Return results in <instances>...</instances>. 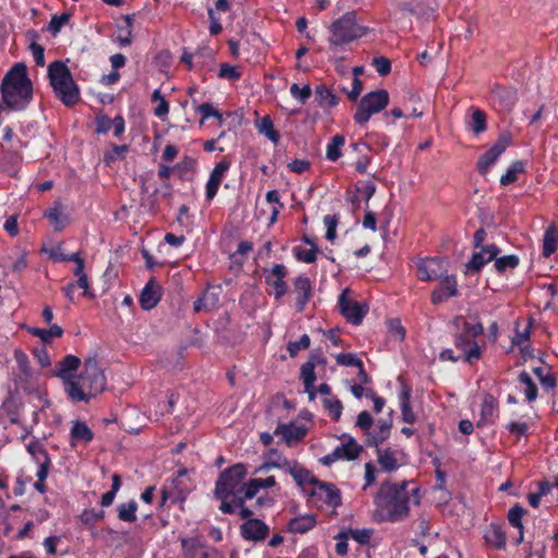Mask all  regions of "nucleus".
I'll list each match as a JSON object with an SVG mask.
<instances>
[{
    "label": "nucleus",
    "mask_w": 558,
    "mask_h": 558,
    "mask_svg": "<svg viewBox=\"0 0 558 558\" xmlns=\"http://www.w3.org/2000/svg\"><path fill=\"white\" fill-rule=\"evenodd\" d=\"M362 451L363 447L359 445L353 437L348 436L347 441L337 446L330 453L320 458V462L329 466L338 460L352 461L357 459Z\"/></svg>",
    "instance_id": "nucleus-10"
},
{
    "label": "nucleus",
    "mask_w": 558,
    "mask_h": 558,
    "mask_svg": "<svg viewBox=\"0 0 558 558\" xmlns=\"http://www.w3.org/2000/svg\"><path fill=\"white\" fill-rule=\"evenodd\" d=\"M336 362L338 365H341V366H353V367H359L363 363V361L361 359H359L353 353H339L336 356Z\"/></svg>",
    "instance_id": "nucleus-62"
},
{
    "label": "nucleus",
    "mask_w": 558,
    "mask_h": 558,
    "mask_svg": "<svg viewBox=\"0 0 558 558\" xmlns=\"http://www.w3.org/2000/svg\"><path fill=\"white\" fill-rule=\"evenodd\" d=\"M466 129L474 133L481 134L487 130V114L482 109H474L466 122Z\"/></svg>",
    "instance_id": "nucleus-38"
},
{
    "label": "nucleus",
    "mask_w": 558,
    "mask_h": 558,
    "mask_svg": "<svg viewBox=\"0 0 558 558\" xmlns=\"http://www.w3.org/2000/svg\"><path fill=\"white\" fill-rule=\"evenodd\" d=\"M349 533L345 532V531H340L336 536H335V539H337V544H336V547H335V550L336 553L343 557V556H347L348 555V551H349V544H348V539H349Z\"/></svg>",
    "instance_id": "nucleus-63"
},
{
    "label": "nucleus",
    "mask_w": 558,
    "mask_h": 558,
    "mask_svg": "<svg viewBox=\"0 0 558 558\" xmlns=\"http://www.w3.org/2000/svg\"><path fill=\"white\" fill-rule=\"evenodd\" d=\"M32 335L38 337L43 342H50L52 338H60L63 335V329L53 324L49 329L34 328Z\"/></svg>",
    "instance_id": "nucleus-46"
},
{
    "label": "nucleus",
    "mask_w": 558,
    "mask_h": 558,
    "mask_svg": "<svg viewBox=\"0 0 558 558\" xmlns=\"http://www.w3.org/2000/svg\"><path fill=\"white\" fill-rule=\"evenodd\" d=\"M411 389L405 388L400 393V407L403 422L413 424L416 421V415L413 412L410 403Z\"/></svg>",
    "instance_id": "nucleus-40"
},
{
    "label": "nucleus",
    "mask_w": 558,
    "mask_h": 558,
    "mask_svg": "<svg viewBox=\"0 0 558 558\" xmlns=\"http://www.w3.org/2000/svg\"><path fill=\"white\" fill-rule=\"evenodd\" d=\"M189 492L190 488L185 485L183 480L172 477L166 480L161 488L160 507H162L167 501H170L171 504L184 501Z\"/></svg>",
    "instance_id": "nucleus-16"
},
{
    "label": "nucleus",
    "mask_w": 558,
    "mask_h": 558,
    "mask_svg": "<svg viewBox=\"0 0 558 558\" xmlns=\"http://www.w3.org/2000/svg\"><path fill=\"white\" fill-rule=\"evenodd\" d=\"M509 145L510 137L507 135H500L494 145L478 158L476 163L478 173L482 175L487 174L492 166L506 151Z\"/></svg>",
    "instance_id": "nucleus-13"
},
{
    "label": "nucleus",
    "mask_w": 558,
    "mask_h": 558,
    "mask_svg": "<svg viewBox=\"0 0 558 558\" xmlns=\"http://www.w3.org/2000/svg\"><path fill=\"white\" fill-rule=\"evenodd\" d=\"M372 64L380 76H386L391 72V62L386 57H375Z\"/></svg>",
    "instance_id": "nucleus-64"
},
{
    "label": "nucleus",
    "mask_w": 558,
    "mask_h": 558,
    "mask_svg": "<svg viewBox=\"0 0 558 558\" xmlns=\"http://www.w3.org/2000/svg\"><path fill=\"white\" fill-rule=\"evenodd\" d=\"M391 423L388 421H378L375 428L367 433L365 445L367 447H378L383 444L390 435Z\"/></svg>",
    "instance_id": "nucleus-27"
},
{
    "label": "nucleus",
    "mask_w": 558,
    "mask_h": 558,
    "mask_svg": "<svg viewBox=\"0 0 558 558\" xmlns=\"http://www.w3.org/2000/svg\"><path fill=\"white\" fill-rule=\"evenodd\" d=\"M518 380L525 386V398L527 402H533L537 398V387L532 380L531 376L526 372H521L518 376Z\"/></svg>",
    "instance_id": "nucleus-47"
},
{
    "label": "nucleus",
    "mask_w": 558,
    "mask_h": 558,
    "mask_svg": "<svg viewBox=\"0 0 558 558\" xmlns=\"http://www.w3.org/2000/svg\"><path fill=\"white\" fill-rule=\"evenodd\" d=\"M292 284V292L295 295V310L298 313H302L314 295L312 280L305 274H301L293 279Z\"/></svg>",
    "instance_id": "nucleus-15"
},
{
    "label": "nucleus",
    "mask_w": 558,
    "mask_h": 558,
    "mask_svg": "<svg viewBox=\"0 0 558 558\" xmlns=\"http://www.w3.org/2000/svg\"><path fill=\"white\" fill-rule=\"evenodd\" d=\"M324 223L326 226V239L330 242L335 241L337 236V226L339 223L338 215H326L324 217Z\"/></svg>",
    "instance_id": "nucleus-56"
},
{
    "label": "nucleus",
    "mask_w": 558,
    "mask_h": 558,
    "mask_svg": "<svg viewBox=\"0 0 558 558\" xmlns=\"http://www.w3.org/2000/svg\"><path fill=\"white\" fill-rule=\"evenodd\" d=\"M498 413V401L496 398L486 393L483 399L482 408H481V422L483 423H493L494 418Z\"/></svg>",
    "instance_id": "nucleus-36"
},
{
    "label": "nucleus",
    "mask_w": 558,
    "mask_h": 558,
    "mask_svg": "<svg viewBox=\"0 0 558 558\" xmlns=\"http://www.w3.org/2000/svg\"><path fill=\"white\" fill-rule=\"evenodd\" d=\"M389 104V93L386 89H377L365 94L353 116V120L359 125H365L373 114L383 111Z\"/></svg>",
    "instance_id": "nucleus-8"
},
{
    "label": "nucleus",
    "mask_w": 558,
    "mask_h": 558,
    "mask_svg": "<svg viewBox=\"0 0 558 558\" xmlns=\"http://www.w3.org/2000/svg\"><path fill=\"white\" fill-rule=\"evenodd\" d=\"M558 248V228L556 225H550L544 232L543 236V255L549 257Z\"/></svg>",
    "instance_id": "nucleus-35"
},
{
    "label": "nucleus",
    "mask_w": 558,
    "mask_h": 558,
    "mask_svg": "<svg viewBox=\"0 0 558 558\" xmlns=\"http://www.w3.org/2000/svg\"><path fill=\"white\" fill-rule=\"evenodd\" d=\"M338 306L347 322L355 326L360 325L366 315V311L357 301L350 300L347 296V290L340 294Z\"/></svg>",
    "instance_id": "nucleus-19"
},
{
    "label": "nucleus",
    "mask_w": 558,
    "mask_h": 558,
    "mask_svg": "<svg viewBox=\"0 0 558 558\" xmlns=\"http://www.w3.org/2000/svg\"><path fill=\"white\" fill-rule=\"evenodd\" d=\"M524 172V162L522 160L513 161L505 174L500 177V184L504 186L510 185L518 180V174Z\"/></svg>",
    "instance_id": "nucleus-44"
},
{
    "label": "nucleus",
    "mask_w": 558,
    "mask_h": 558,
    "mask_svg": "<svg viewBox=\"0 0 558 558\" xmlns=\"http://www.w3.org/2000/svg\"><path fill=\"white\" fill-rule=\"evenodd\" d=\"M230 166H231V162L229 160H227L226 158H223L218 163H216V166L211 170V172L209 174V179L206 183V192H205L206 199L208 202L213 201L215 198V196L217 195L219 186H220L227 171L229 170Z\"/></svg>",
    "instance_id": "nucleus-20"
},
{
    "label": "nucleus",
    "mask_w": 558,
    "mask_h": 558,
    "mask_svg": "<svg viewBox=\"0 0 558 558\" xmlns=\"http://www.w3.org/2000/svg\"><path fill=\"white\" fill-rule=\"evenodd\" d=\"M259 486L255 478L250 480L246 484L239 488V498L243 499V505L246 500L253 499L259 492Z\"/></svg>",
    "instance_id": "nucleus-53"
},
{
    "label": "nucleus",
    "mask_w": 558,
    "mask_h": 558,
    "mask_svg": "<svg viewBox=\"0 0 558 558\" xmlns=\"http://www.w3.org/2000/svg\"><path fill=\"white\" fill-rule=\"evenodd\" d=\"M300 378L304 384L305 391L308 393L310 399L315 398L314 384L316 381L315 366L312 362H305L301 366Z\"/></svg>",
    "instance_id": "nucleus-37"
},
{
    "label": "nucleus",
    "mask_w": 558,
    "mask_h": 558,
    "mask_svg": "<svg viewBox=\"0 0 558 558\" xmlns=\"http://www.w3.org/2000/svg\"><path fill=\"white\" fill-rule=\"evenodd\" d=\"M129 146L128 145H111V150L106 151L104 155V161L106 165H110L117 158H123L124 154L128 153Z\"/></svg>",
    "instance_id": "nucleus-57"
},
{
    "label": "nucleus",
    "mask_w": 558,
    "mask_h": 558,
    "mask_svg": "<svg viewBox=\"0 0 558 558\" xmlns=\"http://www.w3.org/2000/svg\"><path fill=\"white\" fill-rule=\"evenodd\" d=\"M500 250L496 244H488L472 254L471 259L464 265L463 274L473 276L481 272L483 267L492 262L499 254Z\"/></svg>",
    "instance_id": "nucleus-12"
},
{
    "label": "nucleus",
    "mask_w": 558,
    "mask_h": 558,
    "mask_svg": "<svg viewBox=\"0 0 558 558\" xmlns=\"http://www.w3.org/2000/svg\"><path fill=\"white\" fill-rule=\"evenodd\" d=\"M344 144L345 137L342 134L333 135L327 145L326 158L330 161H337L342 155Z\"/></svg>",
    "instance_id": "nucleus-41"
},
{
    "label": "nucleus",
    "mask_w": 558,
    "mask_h": 558,
    "mask_svg": "<svg viewBox=\"0 0 558 558\" xmlns=\"http://www.w3.org/2000/svg\"><path fill=\"white\" fill-rule=\"evenodd\" d=\"M311 345V338L308 335L304 333L296 341H290L287 345V351L291 357H294L299 354L300 351L308 349Z\"/></svg>",
    "instance_id": "nucleus-50"
},
{
    "label": "nucleus",
    "mask_w": 558,
    "mask_h": 558,
    "mask_svg": "<svg viewBox=\"0 0 558 558\" xmlns=\"http://www.w3.org/2000/svg\"><path fill=\"white\" fill-rule=\"evenodd\" d=\"M162 288L156 281L154 277H151L145 287L143 288L140 294V304L143 310L149 311L157 306L159 301L161 300Z\"/></svg>",
    "instance_id": "nucleus-22"
},
{
    "label": "nucleus",
    "mask_w": 558,
    "mask_h": 558,
    "mask_svg": "<svg viewBox=\"0 0 558 558\" xmlns=\"http://www.w3.org/2000/svg\"><path fill=\"white\" fill-rule=\"evenodd\" d=\"M247 474L244 464L236 463L222 471L215 484L216 498H230L231 495H239V488Z\"/></svg>",
    "instance_id": "nucleus-7"
},
{
    "label": "nucleus",
    "mask_w": 558,
    "mask_h": 558,
    "mask_svg": "<svg viewBox=\"0 0 558 558\" xmlns=\"http://www.w3.org/2000/svg\"><path fill=\"white\" fill-rule=\"evenodd\" d=\"M26 450L37 462L45 459L46 457H50L43 444H40L38 440H32L26 446Z\"/></svg>",
    "instance_id": "nucleus-58"
},
{
    "label": "nucleus",
    "mask_w": 558,
    "mask_h": 558,
    "mask_svg": "<svg viewBox=\"0 0 558 558\" xmlns=\"http://www.w3.org/2000/svg\"><path fill=\"white\" fill-rule=\"evenodd\" d=\"M291 476L293 477L295 483L302 487L307 484L314 487L316 483H318L319 481L312 474L311 471H308L301 464L293 465V469L291 470Z\"/></svg>",
    "instance_id": "nucleus-39"
},
{
    "label": "nucleus",
    "mask_w": 558,
    "mask_h": 558,
    "mask_svg": "<svg viewBox=\"0 0 558 558\" xmlns=\"http://www.w3.org/2000/svg\"><path fill=\"white\" fill-rule=\"evenodd\" d=\"M23 162V155L15 149H3L0 156L1 169L10 177H16Z\"/></svg>",
    "instance_id": "nucleus-23"
},
{
    "label": "nucleus",
    "mask_w": 558,
    "mask_h": 558,
    "mask_svg": "<svg viewBox=\"0 0 558 558\" xmlns=\"http://www.w3.org/2000/svg\"><path fill=\"white\" fill-rule=\"evenodd\" d=\"M399 452L393 450L392 448H378L376 450L377 462L380 465L381 470L388 473L397 471L401 463L399 462L397 454Z\"/></svg>",
    "instance_id": "nucleus-25"
},
{
    "label": "nucleus",
    "mask_w": 558,
    "mask_h": 558,
    "mask_svg": "<svg viewBox=\"0 0 558 558\" xmlns=\"http://www.w3.org/2000/svg\"><path fill=\"white\" fill-rule=\"evenodd\" d=\"M345 532L349 533V537H351L352 539H354L355 542H357L361 545H367L371 542V538L373 535L372 529H361V530L349 529Z\"/></svg>",
    "instance_id": "nucleus-55"
},
{
    "label": "nucleus",
    "mask_w": 558,
    "mask_h": 558,
    "mask_svg": "<svg viewBox=\"0 0 558 558\" xmlns=\"http://www.w3.org/2000/svg\"><path fill=\"white\" fill-rule=\"evenodd\" d=\"M1 100L9 110H25L33 100V83L27 66L15 63L3 76L0 85Z\"/></svg>",
    "instance_id": "nucleus-2"
},
{
    "label": "nucleus",
    "mask_w": 558,
    "mask_h": 558,
    "mask_svg": "<svg viewBox=\"0 0 558 558\" xmlns=\"http://www.w3.org/2000/svg\"><path fill=\"white\" fill-rule=\"evenodd\" d=\"M137 502L134 499L128 502L120 504L117 508L119 520L129 523L135 522L137 520Z\"/></svg>",
    "instance_id": "nucleus-42"
},
{
    "label": "nucleus",
    "mask_w": 558,
    "mask_h": 558,
    "mask_svg": "<svg viewBox=\"0 0 558 558\" xmlns=\"http://www.w3.org/2000/svg\"><path fill=\"white\" fill-rule=\"evenodd\" d=\"M416 276L421 281H435L447 272L445 263L438 257H423L415 262Z\"/></svg>",
    "instance_id": "nucleus-11"
},
{
    "label": "nucleus",
    "mask_w": 558,
    "mask_h": 558,
    "mask_svg": "<svg viewBox=\"0 0 558 558\" xmlns=\"http://www.w3.org/2000/svg\"><path fill=\"white\" fill-rule=\"evenodd\" d=\"M527 510L523 508L520 504H515L508 511L507 519L509 524L518 530V537L515 539V545H520L524 541V525H523V517L526 514Z\"/></svg>",
    "instance_id": "nucleus-26"
},
{
    "label": "nucleus",
    "mask_w": 558,
    "mask_h": 558,
    "mask_svg": "<svg viewBox=\"0 0 558 558\" xmlns=\"http://www.w3.org/2000/svg\"><path fill=\"white\" fill-rule=\"evenodd\" d=\"M94 439V432L88 425L80 420L73 422L70 429V444L71 447H75L78 442L84 445L89 444Z\"/></svg>",
    "instance_id": "nucleus-24"
},
{
    "label": "nucleus",
    "mask_w": 558,
    "mask_h": 558,
    "mask_svg": "<svg viewBox=\"0 0 558 558\" xmlns=\"http://www.w3.org/2000/svg\"><path fill=\"white\" fill-rule=\"evenodd\" d=\"M315 100L323 109H330L339 104V97L324 84L315 87Z\"/></svg>",
    "instance_id": "nucleus-32"
},
{
    "label": "nucleus",
    "mask_w": 558,
    "mask_h": 558,
    "mask_svg": "<svg viewBox=\"0 0 558 558\" xmlns=\"http://www.w3.org/2000/svg\"><path fill=\"white\" fill-rule=\"evenodd\" d=\"M48 76L56 96L66 107H73L80 101V89L69 68L59 60L48 66Z\"/></svg>",
    "instance_id": "nucleus-5"
},
{
    "label": "nucleus",
    "mask_w": 558,
    "mask_h": 558,
    "mask_svg": "<svg viewBox=\"0 0 558 558\" xmlns=\"http://www.w3.org/2000/svg\"><path fill=\"white\" fill-rule=\"evenodd\" d=\"M412 482H385L374 496L376 514L383 522L397 523L408 519L410 504H421L422 494L418 486L409 488Z\"/></svg>",
    "instance_id": "nucleus-1"
},
{
    "label": "nucleus",
    "mask_w": 558,
    "mask_h": 558,
    "mask_svg": "<svg viewBox=\"0 0 558 558\" xmlns=\"http://www.w3.org/2000/svg\"><path fill=\"white\" fill-rule=\"evenodd\" d=\"M439 284L430 293V302L435 305L441 304L450 298L459 294L456 276H442Z\"/></svg>",
    "instance_id": "nucleus-18"
},
{
    "label": "nucleus",
    "mask_w": 558,
    "mask_h": 558,
    "mask_svg": "<svg viewBox=\"0 0 558 558\" xmlns=\"http://www.w3.org/2000/svg\"><path fill=\"white\" fill-rule=\"evenodd\" d=\"M218 76L229 81H238L241 77V72L236 66L225 62L220 64Z\"/></svg>",
    "instance_id": "nucleus-59"
},
{
    "label": "nucleus",
    "mask_w": 558,
    "mask_h": 558,
    "mask_svg": "<svg viewBox=\"0 0 558 558\" xmlns=\"http://www.w3.org/2000/svg\"><path fill=\"white\" fill-rule=\"evenodd\" d=\"M288 272V268L283 264H274L270 268L263 269L265 283L272 288V292L269 294H272L276 301L281 300L288 292V282L286 281Z\"/></svg>",
    "instance_id": "nucleus-9"
},
{
    "label": "nucleus",
    "mask_w": 558,
    "mask_h": 558,
    "mask_svg": "<svg viewBox=\"0 0 558 558\" xmlns=\"http://www.w3.org/2000/svg\"><path fill=\"white\" fill-rule=\"evenodd\" d=\"M44 216L49 219L56 232L64 230L69 223V217L63 214L60 203H54L52 207L45 211Z\"/></svg>",
    "instance_id": "nucleus-34"
},
{
    "label": "nucleus",
    "mask_w": 558,
    "mask_h": 558,
    "mask_svg": "<svg viewBox=\"0 0 558 558\" xmlns=\"http://www.w3.org/2000/svg\"><path fill=\"white\" fill-rule=\"evenodd\" d=\"M71 17L72 13L70 12L52 15L48 25L49 32L56 36L58 33H60L61 28L70 22Z\"/></svg>",
    "instance_id": "nucleus-49"
},
{
    "label": "nucleus",
    "mask_w": 558,
    "mask_h": 558,
    "mask_svg": "<svg viewBox=\"0 0 558 558\" xmlns=\"http://www.w3.org/2000/svg\"><path fill=\"white\" fill-rule=\"evenodd\" d=\"M232 499L218 498L221 501L219 510L225 514H234L238 511L239 506L243 505V499L239 498V495H231Z\"/></svg>",
    "instance_id": "nucleus-51"
},
{
    "label": "nucleus",
    "mask_w": 558,
    "mask_h": 558,
    "mask_svg": "<svg viewBox=\"0 0 558 558\" xmlns=\"http://www.w3.org/2000/svg\"><path fill=\"white\" fill-rule=\"evenodd\" d=\"M484 332L482 323L471 324L463 322L459 332L453 335V344L456 349L462 352V361L468 364H474L483 356V349L476 342V338Z\"/></svg>",
    "instance_id": "nucleus-6"
},
{
    "label": "nucleus",
    "mask_w": 558,
    "mask_h": 558,
    "mask_svg": "<svg viewBox=\"0 0 558 558\" xmlns=\"http://www.w3.org/2000/svg\"><path fill=\"white\" fill-rule=\"evenodd\" d=\"M290 94L301 105H305L312 96V88L310 85L300 87L296 83H293L290 87Z\"/></svg>",
    "instance_id": "nucleus-52"
},
{
    "label": "nucleus",
    "mask_w": 558,
    "mask_h": 558,
    "mask_svg": "<svg viewBox=\"0 0 558 558\" xmlns=\"http://www.w3.org/2000/svg\"><path fill=\"white\" fill-rule=\"evenodd\" d=\"M484 539L487 545L495 549H505L506 547V533L498 523H490L486 527L484 532Z\"/></svg>",
    "instance_id": "nucleus-28"
},
{
    "label": "nucleus",
    "mask_w": 558,
    "mask_h": 558,
    "mask_svg": "<svg viewBox=\"0 0 558 558\" xmlns=\"http://www.w3.org/2000/svg\"><path fill=\"white\" fill-rule=\"evenodd\" d=\"M329 49L338 51L369 33V28L357 23L354 11L345 12L339 19L335 20L328 27Z\"/></svg>",
    "instance_id": "nucleus-4"
},
{
    "label": "nucleus",
    "mask_w": 558,
    "mask_h": 558,
    "mask_svg": "<svg viewBox=\"0 0 558 558\" xmlns=\"http://www.w3.org/2000/svg\"><path fill=\"white\" fill-rule=\"evenodd\" d=\"M494 267L498 274H504L508 269H515L519 266L520 258L515 254L505 255L501 257L496 256Z\"/></svg>",
    "instance_id": "nucleus-43"
},
{
    "label": "nucleus",
    "mask_w": 558,
    "mask_h": 558,
    "mask_svg": "<svg viewBox=\"0 0 558 558\" xmlns=\"http://www.w3.org/2000/svg\"><path fill=\"white\" fill-rule=\"evenodd\" d=\"M23 403L21 399L13 393L9 392L1 403L0 409L9 417L11 424H19L21 416V409Z\"/></svg>",
    "instance_id": "nucleus-29"
},
{
    "label": "nucleus",
    "mask_w": 558,
    "mask_h": 558,
    "mask_svg": "<svg viewBox=\"0 0 558 558\" xmlns=\"http://www.w3.org/2000/svg\"><path fill=\"white\" fill-rule=\"evenodd\" d=\"M196 112H198L202 116L201 124H203L205 120L209 118L218 119L220 124L223 121L222 113L219 110L215 109L210 102H203L199 106H197Z\"/></svg>",
    "instance_id": "nucleus-48"
},
{
    "label": "nucleus",
    "mask_w": 558,
    "mask_h": 558,
    "mask_svg": "<svg viewBox=\"0 0 558 558\" xmlns=\"http://www.w3.org/2000/svg\"><path fill=\"white\" fill-rule=\"evenodd\" d=\"M219 303V293L206 289L201 296H198L193 304L195 313L210 312L217 307Z\"/></svg>",
    "instance_id": "nucleus-33"
},
{
    "label": "nucleus",
    "mask_w": 558,
    "mask_h": 558,
    "mask_svg": "<svg viewBox=\"0 0 558 558\" xmlns=\"http://www.w3.org/2000/svg\"><path fill=\"white\" fill-rule=\"evenodd\" d=\"M258 131L264 134L268 140H270L274 144H277L280 140V134L274 128V122L269 116H265L260 119L258 125Z\"/></svg>",
    "instance_id": "nucleus-45"
},
{
    "label": "nucleus",
    "mask_w": 558,
    "mask_h": 558,
    "mask_svg": "<svg viewBox=\"0 0 558 558\" xmlns=\"http://www.w3.org/2000/svg\"><path fill=\"white\" fill-rule=\"evenodd\" d=\"M310 496L322 500L329 507L337 508L341 505V493L336 485L331 483L318 481L310 490Z\"/></svg>",
    "instance_id": "nucleus-17"
},
{
    "label": "nucleus",
    "mask_w": 558,
    "mask_h": 558,
    "mask_svg": "<svg viewBox=\"0 0 558 558\" xmlns=\"http://www.w3.org/2000/svg\"><path fill=\"white\" fill-rule=\"evenodd\" d=\"M293 253L298 260L306 264H312L317 259L318 247L304 250L302 247L296 246L293 248Z\"/></svg>",
    "instance_id": "nucleus-54"
},
{
    "label": "nucleus",
    "mask_w": 558,
    "mask_h": 558,
    "mask_svg": "<svg viewBox=\"0 0 558 558\" xmlns=\"http://www.w3.org/2000/svg\"><path fill=\"white\" fill-rule=\"evenodd\" d=\"M275 435H281L282 439L287 445H291L293 441L301 440L306 435V429L302 426H295L294 424H278Z\"/></svg>",
    "instance_id": "nucleus-30"
},
{
    "label": "nucleus",
    "mask_w": 558,
    "mask_h": 558,
    "mask_svg": "<svg viewBox=\"0 0 558 558\" xmlns=\"http://www.w3.org/2000/svg\"><path fill=\"white\" fill-rule=\"evenodd\" d=\"M317 523L315 514H304L291 519L288 523V531L294 534H304L313 530Z\"/></svg>",
    "instance_id": "nucleus-31"
},
{
    "label": "nucleus",
    "mask_w": 558,
    "mask_h": 558,
    "mask_svg": "<svg viewBox=\"0 0 558 558\" xmlns=\"http://www.w3.org/2000/svg\"><path fill=\"white\" fill-rule=\"evenodd\" d=\"M324 407L328 410L329 415L333 421L340 420L343 407L339 399H325Z\"/></svg>",
    "instance_id": "nucleus-60"
},
{
    "label": "nucleus",
    "mask_w": 558,
    "mask_h": 558,
    "mask_svg": "<svg viewBox=\"0 0 558 558\" xmlns=\"http://www.w3.org/2000/svg\"><path fill=\"white\" fill-rule=\"evenodd\" d=\"M105 388L106 376L98 365L97 357L89 356L84 360L81 374L76 376L74 383H70L66 395L73 401L87 402L101 393Z\"/></svg>",
    "instance_id": "nucleus-3"
},
{
    "label": "nucleus",
    "mask_w": 558,
    "mask_h": 558,
    "mask_svg": "<svg viewBox=\"0 0 558 558\" xmlns=\"http://www.w3.org/2000/svg\"><path fill=\"white\" fill-rule=\"evenodd\" d=\"M241 536L245 541L262 542L269 534V526L259 519H250L240 526Z\"/></svg>",
    "instance_id": "nucleus-21"
},
{
    "label": "nucleus",
    "mask_w": 558,
    "mask_h": 558,
    "mask_svg": "<svg viewBox=\"0 0 558 558\" xmlns=\"http://www.w3.org/2000/svg\"><path fill=\"white\" fill-rule=\"evenodd\" d=\"M81 359L73 355L66 354L61 361L58 362L53 371V375L62 380L65 393L70 383H74L76 378V372L81 366Z\"/></svg>",
    "instance_id": "nucleus-14"
},
{
    "label": "nucleus",
    "mask_w": 558,
    "mask_h": 558,
    "mask_svg": "<svg viewBox=\"0 0 558 558\" xmlns=\"http://www.w3.org/2000/svg\"><path fill=\"white\" fill-rule=\"evenodd\" d=\"M72 282L76 288L82 289V296L88 299L95 298V293L92 289V284L87 275L76 277V280Z\"/></svg>",
    "instance_id": "nucleus-61"
}]
</instances>
